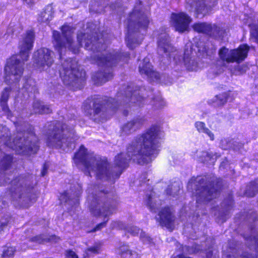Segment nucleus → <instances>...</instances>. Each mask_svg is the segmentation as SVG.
Wrapping results in <instances>:
<instances>
[{
	"label": "nucleus",
	"mask_w": 258,
	"mask_h": 258,
	"mask_svg": "<svg viewBox=\"0 0 258 258\" xmlns=\"http://www.w3.org/2000/svg\"><path fill=\"white\" fill-rule=\"evenodd\" d=\"M163 136V133L158 126H151L128 144L126 154L120 153L115 156L114 160L115 166L111 169L106 159L89 152L83 145L75 154L74 161L77 165H82L89 176L93 172L98 179L114 182L128 167L130 160L143 165L151 162L152 158H155L159 153Z\"/></svg>",
	"instance_id": "obj_1"
},
{
	"label": "nucleus",
	"mask_w": 258,
	"mask_h": 258,
	"mask_svg": "<svg viewBox=\"0 0 258 258\" xmlns=\"http://www.w3.org/2000/svg\"><path fill=\"white\" fill-rule=\"evenodd\" d=\"M139 87L133 85L123 87L116 94L115 98L105 97H91L83 103L85 113L95 122H103L106 119V112L108 109L114 110L120 109L123 114H128L127 108L140 107L148 103V100L139 95Z\"/></svg>",
	"instance_id": "obj_2"
},
{
	"label": "nucleus",
	"mask_w": 258,
	"mask_h": 258,
	"mask_svg": "<svg viewBox=\"0 0 258 258\" xmlns=\"http://www.w3.org/2000/svg\"><path fill=\"white\" fill-rule=\"evenodd\" d=\"M73 33V28L68 25H63L61 27V33L57 31L53 32V44L55 49L61 57L63 49L68 48L74 53L79 52L80 47L83 46V42L85 43L84 47L87 50L93 51H100L105 48V45L102 43L103 39H99L98 36L91 34L80 33L78 34L77 40L78 44L74 45L72 39Z\"/></svg>",
	"instance_id": "obj_3"
},
{
	"label": "nucleus",
	"mask_w": 258,
	"mask_h": 258,
	"mask_svg": "<svg viewBox=\"0 0 258 258\" xmlns=\"http://www.w3.org/2000/svg\"><path fill=\"white\" fill-rule=\"evenodd\" d=\"M26 127L27 130L23 131L18 127V132L11 142L9 128L0 125V150L8 147L20 155H29L36 153L39 149L38 138L32 126L28 125Z\"/></svg>",
	"instance_id": "obj_4"
},
{
	"label": "nucleus",
	"mask_w": 258,
	"mask_h": 258,
	"mask_svg": "<svg viewBox=\"0 0 258 258\" xmlns=\"http://www.w3.org/2000/svg\"><path fill=\"white\" fill-rule=\"evenodd\" d=\"M74 124L69 121L64 122L54 121L48 125L46 133V144L52 148L64 150L67 148L73 149L74 142L78 139L74 131Z\"/></svg>",
	"instance_id": "obj_5"
},
{
	"label": "nucleus",
	"mask_w": 258,
	"mask_h": 258,
	"mask_svg": "<svg viewBox=\"0 0 258 258\" xmlns=\"http://www.w3.org/2000/svg\"><path fill=\"white\" fill-rule=\"evenodd\" d=\"M35 183L31 175H20L11 181L9 195L15 205L28 208L35 202Z\"/></svg>",
	"instance_id": "obj_6"
},
{
	"label": "nucleus",
	"mask_w": 258,
	"mask_h": 258,
	"mask_svg": "<svg viewBox=\"0 0 258 258\" xmlns=\"http://www.w3.org/2000/svg\"><path fill=\"white\" fill-rule=\"evenodd\" d=\"M138 1L139 5L136 4L127 20V35L125 41L127 47L131 49H133L141 43L150 22L148 14L143 12L140 7L142 1Z\"/></svg>",
	"instance_id": "obj_7"
},
{
	"label": "nucleus",
	"mask_w": 258,
	"mask_h": 258,
	"mask_svg": "<svg viewBox=\"0 0 258 258\" xmlns=\"http://www.w3.org/2000/svg\"><path fill=\"white\" fill-rule=\"evenodd\" d=\"M215 180L214 177L201 176L188 182V188L195 187L197 203L208 202L216 198L219 192L220 185L217 183L215 186Z\"/></svg>",
	"instance_id": "obj_8"
},
{
	"label": "nucleus",
	"mask_w": 258,
	"mask_h": 258,
	"mask_svg": "<svg viewBox=\"0 0 258 258\" xmlns=\"http://www.w3.org/2000/svg\"><path fill=\"white\" fill-rule=\"evenodd\" d=\"M91 200L90 211L96 217L103 216L104 218L111 215L116 209V204L114 201L108 199V196L100 191L95 197H89Z\"/></svg>",
	"instance_id": "obj_9"
},
{
	"label": "nucleus",
	"mask_w": 258,
	"mask_h": 258,
	"mask_svg": "<svg viewBox=\"0 0 258 258\" xmlns=\"http://www.w3.org/2000/svg\"><path fill=\"white\" fill-rule=\"evenodd\" d=\"M59 73L63 84L74 89L80 88L86 80V72L80 66H60Z\"/></svg>",
	"instance_id": "obj_10"
},
{
	"label": "nucleus",
	"mask_w": 258,
	"mask_h": 258,
	"mask_svg": "<svg viewBox=\"0 0 258 258\" xmlns=\"http://www.w3.org/2000/svg\"><path fill=\"white\" fill-rule=\"evenodd\" d=\"M34 40V32L31 30L27 31L19 42V54L12 55L8 58L6 64H22L27 61L33 46Z\"/></svg>",
	"instance_id": "obj_11"
},
{
	"label": "nucleus",
	"mask_w": 258,
	"mask_h": 258,
	"mask_svg": "<svg viewBox=\"0 0 258 258\" xmlns=\"http://www.w3.org/2000/svg\"><path fill=\"white\" fill-rule=\"evenodd\" d=\"M249 47L247 45H241L237 49L229 50L225 47L219 51L220 58L228 63H239L247 57Z\"/></svg>",
	"instance_id": "obj_12"
},
{
	"label": "nucleus",
	"mask_w": 258,
	"mask_h": 258,
	"mask_svg": "<svg viewBox=\"0 0 258 258\" xmlns=\"http://www.w3.org/2000/svg\"><path fill=\"white\" fill-rule=\"evenodd\" d=\"M113 66H100L97 70L92 73L91 80L93 83L100 86L113 78Z\"/></svg>",
	"instance_id": "obj_13"
},
{
	"label": "nucleus",
	"mask_w": 258,
	"mask_h": 258,
	"mask_svg": "<svg viewBox=\"0 0 258 258\" xmlns=\"http://www.w3.org/2000/svg\"><path fill=\"white\" fill-rule=\"evenodd\" d=\"M130 56L128 52L118 53L113 51L108 53H98L94 54L92 57L98 63L105 64L106 63H115L117 60H124Z\"/></svg>",
	"instance_id": "obj_14"
},
{
	"label": "nucleus",
	"mask_w": 258,
	"mask_h": 258,
	"mask_svg": "<svg viewBox=\"0 0 258 258\" xmlns=\"http://www.w3.org/2000/svg\"><path fill=\"white\" fill-rule=\"evenodd\" d=\"M171 19L175 30L180 33L188 29L191 21L190 17L183 12L172 14Z\"/></svg>",
	"instance_id": "obj_15"
},
{
	"label": "nucleus",
	"mask_w": 258,
	"mask_h": 258,
	"mask_svg": "<svg viewBox=\"0 0 258 258\" xmlns=\"http://www.w3.org/2000/svg\"><path fill=\"white\" fill-rule=\"evenodd\" d=\"M186 1L191 7V9L189 10L191 11L194 9L197 17H198L199 15H202V17L206 15L217 4L216 0H212L213 3L211 4H205L204 0Z\"/></svg>",
	"instance_id": "obj_16"
},
{
	"label": "nucleus",
	"mask_w": 258,
	"mask_h": 258,
	"mask_svg": "<svg viewBox=\"0 0 258 258\" xmlns=\"http://www.w3.org/2000/svg\"><path fill=\"white\" fill-rule=\"evenodd\" d=\"M13 158L11 155H5L0 160V185L10 181V178L8 176V170L10 169Z\"/></svg>",
	"instance_id": "obj_17"
},
{
	"label": "nucleus",
	"mask_w": 258,
	"mask_h": 258,
	"mask_svg": "<svg viewBox=\"0 0 258 258\" xmlns=\"http://www.w3.org/2000/svg\"><path fill=\"white\" fill-rule=\"evenodd\" d=\"M145 121L142 116H137L124 123L121 127V135H128L141 128Z\"/></svg>",
	"instance_id": "obj_18"
},
{
	"label": "nucleus",
	"mask_w": 258,
	"mask_h": 258,
	"mask_svg": "<svg viewBox=\"0 0 258 258\" xmlns=\"http://www.w3.org/2000/svg\"><path fill=\"white\" fill-rule=\"evenodd\" d=\"M158 52L159 54L165 53L167 56L172 52L175 51V48L171 44L169 35L166 32L161 33L157 41Z\"/></svg>",
	"instance_id": "obj_19"
},
{
	"label": "nucleus",
	"mask_w": 258,
	"mask_h": 258,
	"mask_svg": "<svg viewBox=\"0 0 258 258\" xmlns=\"http://www.w3.org/2000/svg\"><path fill=\"white\" fill-rule=\"evenodd\" d=\"M53 52L46 48H42L35 52L33 58L36 64H52Z\"/></svg>",
	"instance_id": "obj_20"
},
{
	"label": "nucleus",
	"mask_w": 258,
	"mask_h": 258,
	"mask_svg": "<svg viewBox=\"0 0 258 258\" xmlns=\"http://www.w3.org/2000/svg\"><path fill=\"white\" fill-rule=\"evenodd\" d=\"M156 220L161 226L169 228L174 222L175 217L169 207L162 209L158 214L155 217Z\"/></svg>",
	"instance_id": "obj_21"
},
{
	"label": "nucleus",
	"mask_w": 258,
	"mask_h": 258,
	"mask_svg": "<svg viewBox=\"0 0 258 258\" xmlns=\"http://www.w3.org/2000/svg\"><path fill=\"white\" fill-rule=\"evenodd\" d=\"M23 69L22 66H6L5 71L6 73V79L17 81L20 79Z\"/></svg>",
	"instance_id": "obj_22"
},
{
	"label": "nucleus",
	"mask_w": 258,
	"mask_h": 258,
	"mask_svg": "<svg viewBox=\"0 0 258 258\" xmlns=\"http://www.w3.org/2000/svg\"><path fill=\"white\" fill-rule=\"evenodd\" d=\"M139 71L141 75H144L152 81H158L160 78V75L153 70L152 66H140Z\"/></svg>",
	"instance_id": "obj_23"
},
{
	"label": "nucleus",
	"mask_w": 258,
	"mask_h": 258,
	"mask_svg": "<svg viewBox=\"0 0 258 258\" xmlns=\"http://www.w3.org/2000/svg\"><path fill=\"white\" fill-rule=\"evenodd\" d=\"M53 10L51 5H47L40 13L38 20L40 22L48 23L53 18Z\"/></svg>",
	"instance_id": "obj_24"
},
{
	"label": "nucleus",
	"mask_w": 258,
	"mask_h": 258,
	"mask_svg": "<svg viewBox=\"0 0 258 258\" xmlns=\"http://www.w3.org/2000/svg\"><path fill=\"white\" fill-rule=\"evenodd\" d=\"M146 205L150 211L153 212H156V210L158 209L161 206L160 200L155 196L154 192H151V194L147 196Z\"/></svg>",
	"instance_id": "obj_25"
},
{
	"label": "nucleus",
	"mask_w": 258,
	"mask_h": 258,
	"mask_svg": "<svg viewBox=\"0 0 258 258\" xmlns=\"http://www.w3.org/2000/svg\"><path fill=\"white\" fill-rule=\"evenodd\" d=\"M230 92H224L215 96L209 103L215 107H220L224 105L228 101L230 95Z\"/></svg>",
	"instance_id": "obj_26"
},
{
	"label": "nucleus",
	"mask_w": 258,
	"mask_h": 258,
	"mask_svg": "<svg viewBox=\"0 0 258 258\" xmlns=\"http://www.w3.org/2000/svg\"><path fill=\"white\" fill-rule=\"evenodd\" d=\"M33 108L34 112L38 114H48L51 112V109L42 102L38 100L35 101L33 103Z\"/></svg>",
	"instance_id": "obj_27"
},
{
	"label": "nucleus",
	"mask_w": 258,
	"mask_h": 258,
	"mask_svg": "<svg viewBox=\"0 0 258 258\" xmlns=\"http://www.w3.org/2000/svg\"><path fill=\"white\" fill-rule=\"evenodd\" d=\"M222 258H254L250 255L247 252H243L240 254V252H237V250L235 249H232V251L224 252ZM256 258H258L256 257Z\"/></svg>",
	"instance_id": "obj_28"
},
{
	"label": "nucleus",
	"mask_w": 258,
	"mask_h": 258,
	"mask_svg": "<svg viewBox=\"0 0 258 258\" xmlns=\"http://www.w3.org/2000/svg\"><path fill=\"white\" fill-rule=\"evenodd\" d=\"M10 91L11 88L10 87H6L1 93L0 104L3 110L6 112L9 110L7 102L9 99Z\"/></svg>",
	"instance_id": "obj_29"
},
{
	"label": "nucleus",
	"mask_w": 258,
	"mask_h": 258,
	"mask_svg": "<svg viewBox=\"0 0 258 258\" xmlns=\"http://www.w3.org/2000/svg\"><path fill=\"white\" fill-rule=\"evenodd\" d=\"M225 30L216 25H211V29L208 33L211 37L215 39L221 38L223 37Z\"/></svg>",
	"instance_id": "obj_30"
},
{
	"label": "nucleus",
	"mask_w": 258,
	"mask_h": 258,
	"mask_svg": "<svg viewBox=\"0 0 258 258\" xmlns=\"http://www.w3.org/2000/svg\"><path fill=\"white\" fill-rule=\"evenodd\" d=\"M195 31L199 33H203L208 34L211 29V24L206 23H198L193 25Z\"/></svg>",
	"instance_id": "obj_31"
},
{
	"label": "nucleus",
	"mask_w": 258,
	"mask_h": 258,
	"mask_svg": "<svg viewBox=\"0 0 258 258\" xmlns=\"http://www.w3.org/2000/svg\"><path fill=\"white\" fill-rule=\"evenodd\" d=\"M195 126L200 133L207 134L212 141L214 140V135L209 129L206 127L205 123L198 121L196 122Z\"/></svg>",
	"instance_id": "obj_32"
},
{
	"label": "nucleus",
	"mask_w": 258,
	"mask_h": 258,
	"mask_svg": "<svg viewBox=\"0 0 258 258\" xmlns=\"http://www.w3.org/2000/svg\"><path fill=\"white\" fill-rule=\"evenodd\" d=\"M59 238L56 237L55 235H52L50 237V238H48L46 236L44 235H37L35 237H33L30 239V241L32 242H35L38 243H41L44 241H52L54 240L55 242H56L57 239Z\"/></svg>",
	"instance_id": "obj_33"
},
{
	"label": "nucleus",
	"mask_w": 258,
	"mask_h": 258,
	"mask_svg": "<svg viewBox=\"0 0 258 258\" xmlns=\"http://www.w3.org/2000/svg\"><path fill=\"white\" fill-rule=\"evenodd\" d=\"M192 47L193 44L190 42H187L185 45L183 54V59L185 64H186L187 63H189V59L190 58V56L192 53Z\"/></svg>",
	"instance_id": "obj_34"
},
{
	"label": "nucleus",
	"mask_w": 258,
	"mask_h": 258,
	"mask_svg": "<svg viewBox=\"0 0 258 258\" xmlns=\"http://www.w3.org/2000/svg\"><path fill=\"white\" fill-rule=\"evenodd\" d=\"M256 192H258V179L251 182L247 186L245 190V195L248 197H253Z\"/></svg>",
	"instance_id": "obj_35"
},
{
	"label": "nucleus",
	"mask_w": 258,
	"mask_h": 258,
	"mask_svg": "<svg viewBox=\"0 0 258 258\" xmlns=\"http://www.w3.org/2000/svg\"><path fill=\"white\" fill-rule=\"evenodd\" d=\"M214 156V155L212 153L203 151L199 157V161L203 163H207L210 161L214 162L215 160Z\"/></svg>",
	"instance_id": "obj_36"
},
{
	"label": "nucleus",
	"mask_w": 258,
	"mask_h": 258,
	"mask_svg": "<svg viewBox=\"0 0 258 258\" xmlns=\"http://www.w3.org/2000/svg\"><path fill=\"white\" fill-rule=\"evenodd\" d=\"M224 66H212L209 70L208 76L210 78H213L224 72Z\"/></svg>",
	"instance_id": "obj_37"
},
{
	"label": "nucleus",
	"mask_w": 258,
	"mask_h": 258,
	"mask_svg": "<svg viewBox=\"0 0 258 258\" xmlns=\"http://www.w3.org/2000/svg\"><path fill=\"white\" fill-rule=\"evenodd\" d=\"M229 68L232 74L235 75H240L246 72L247 67V66H230Z\"/></svg>",
	"instance_id": "obj_38"
},
{
	"label": "nucleus",
	"mask_w": 258,
	"mask_h": 258,
	"mask_svg": "<svg viewBox=\"0 0 258 258\" xmlns=\"http://www.w3.org/2000/svg\"><path fill=\"white\" fill-rule=\"evenodd\" d=\"M101 244L100 243H96L93 246L87 248L85 250V252L88 255L97 254L99 252Z\"/></svg>",
	"instance_id": "obj_39"
},
{
	"label": "nucleus",
	"mask_w": 258,
	"mask_h": 258,
	"mask_svg": "<svg viewBox=\"0 0 258 258\" xmlns=\"http://www.w3.org/2000/svg\"><path fill=\"white\" fill-rule=\"evenodd\" d=\"M155 108H159L165 105V102L159 95L153 98L150 102Z\"/></svg>",
	"instance_id": "obj_40"
},
{
	"label": "nucleus",
	"mask_w": 258,
	"mask_h": 258,
	"mask_svg": "<svg viewBox=\"0 0 258 258\" xmlns=\"http://www.w3.org/2000/svg\"><path fill=\"white\" fill-rule=\"evenodd\" d=\"M15 251L16 249L15 247L12 246H6L4 249L3 253L2 254V257L3 258H9L13 256Z\"/></svg>",
	"instance_id": "obj_41"
},
{
	"label": "nucleus",
	"mask_w": 258,
	"mask_h": 258,
	"mask_svg": "<svg viewBox=\"0 0 258 258\" xmlns=\"http://www.w3.org/2000/svg\"><path fill=\"white\" fill-rule=\"evenodd\" d=\"M205 258H219V254L216 249L210 247L206 252Z\"/></svg>",
	"instance_id": "obj_42"
},
{
	"label": "nucleus",
	"mask_w": 258,
	"mask_h": 258,
	"mask_svg": "<svg viewBox=\"0 0 258 258\" xmlns=\"http://www.w3.org/2000/svg\"><path fill=\"white\" fill-rule=\"evenodd\" d=\"M10 227L9 221L6 220H2L0 221V235H2L4 232H7L9 231Z\"/></svg>",
	"instance_id": "obj_43"
},
{
	"label": "nucleus",
	"mask_w": 258,
	"mask_h": 258,
	"mask_svg": "<svg viewBox=\"0 0 258 258\" xmlns=\"http://www.w3.org/2000/svg\"><path fill=\"white\" fill-rule=\"evenodd\" d=\"M233 144V140H229L228 139H223L221 141L220 146L224 150H227L232 148V145Z\"/></svg>",
	"instance_id": "obj_44"
},
{
	"label": "nucleus",
	"mask_w": 258,
	"mask_h": 258,
	"mask_svg": "<svg viewBox=\"0 0 258 258\" xmlns=\"http://www.w3.org/2000/svg\"><path fill=\"white\" fill-rule=\"evenodd\" d=\"M34 84L35 83L32 79L28 78L26 80L24 84V88L27 91L32 92L34 90Z\"/></svg>",
	"instance_id": "obj_45"
},
{
	"label": "nucleus",
	"mask_w": 258,
	"mask_h": 258,
	"mask_svg": "<svg viewBox=\"0 0 258 258\" xmlns=\"http://www.w3.org/2000/svg\"><path fill=\"white\" fill-rule=\"evenodd\" d=\"M125 230L130 233L133 236H135L137 235L140 231L141 232L142 230H140L138 227L133 226V225H128L125 228Z\"/></svg>",
	"instance_id": "obj_46"
},
{
	"label": "nucleus",
	"mask_w": 258,
	"mask_h": 258,
	"mask_svg": "<svg viewBox=\"0 0 258 258\" xmlns=\"http://www.w3.org/2000/svg\"><path fill=\"white\" fill-rule=\"evenodd\" d=\"M140 239L142 240V241L144 243H150L152 241V239L151 237L146 234L145 232H143L141 230L140 232Z\"/></svg>",
	"instance_id": "obj_47"
},
{
	"label": "nucleus",
	"mask_w": 258,
	"mask_h": 258,
	"mask_svg": "<svg viewBox=\"0 0 258 258\" xmlns=\"http://www.w3.org/2000/svg\"><path fill=\"white\" fill-rule=\"evenodd\" d=\"M122 257L124 258H138V254L136 251L130 249Z\"/></svg>",
	"instance_id": "obj_48"
},
{
	"label": "nucleus",
	"mask_w": 258,
	"mask_h": 258,
	"mask_svg": "<svg viewBox=\"0 0 258 258\" xmlns=\"http://www.w3.org/2000/svg\"><path fill=\"white\" fill-rule=\"evenodd\" d=\"M243 147V144L235 141H233V144L232 145V149H233L234 150L239 151L241 153H242Z\"/></svg>",
	"instance_id": "obj_49"
},
{
	"label": "nucleus",
	"mask_w": 258,
	"mask_h": 258,
	"mask_svg": "<svg viewBox=\"0 0 258 258\" xmlns=\"http://www.w3.org/2000/svg\"><path fill=\"white\" fill-rule=\"evenodd\" d=\"M70 193L65 191L64 192L60 197V200L62 201V202L67 203L71 199V196H70Z\"/></svg>",
	"instance_id": "obj_50"
},
{
	"label": "nucleus",
	"mask_w": 258,
	"mask_h": 258,
	"mask_svg": "<svg viewBox=\"0 0 258 258\" xmlns=\"http://www.w3.org/2000/svg\"><path fill=\"white\" fill-rule=\"evenodd\" d=\"M130 249L129 248L128 245L126 244H123L121 245L119 247V254L121 255V256L122 257L124 254H125L126 252L128 251Z\"/></svg>",
	"instance_id": "obj_51"
},
{
	"label": "nucleus",
	"mask_w": 258,
	"mask_h": 258,
	"mask_svg": "<svg viewBox=\"0 0 258 258\" xmlns=\"http://www.w3.org/2000/svg\"><path fill=\"white\" fill-rule=\"evenodd\" d=\"M225 207H226L227 211L230 209L233 205V200L231 197H229L227 201L223 203Z\"/></svg>",
	"instance_id": "obj_52"
},
{
	"label": "nucleus",
	"mask_w": 258,
	"mask_h": 258,
	"mask_svg": "<svg viewBox=\"0 0 258 258\" xmlns=\"http://www.w3.org/2000/svg\"><path fill=\"white\" fill-rule=\"evenodd\" d=\"M175 184H176V185L174 186L175 189H173L172 187H171V190H170V191H169V189H170L169 187L167 189L166 192H167V194H169L170 195H172L173 196H174V195L175 194L176 191L177 190H178L179 189V186L178 185V184L175 183Z\"/></svg>",
	"instance_id": "obj_53"
},
{
	"label": "nucleus",
	"mask_w": 258,
	"mask_h": 258,
	"mask_svg": "<svg viewBox=\"0 0 258 258\" xmlns=\"http://www.w3.org/2000/svg\"><path fill=\"white\" fill-rule=\"evenodd\" d=\"M252 244L254 245L256 250L258 252V235L256 236L250 237L249 238Z\"/></svg>",
	"instance_id": "obj_54"
},
{
	"label": "nucleus",
	"mask_w": 258,
	"mask_h": 258,
	"mask_svg": "<svg viewBox=\"0 0 258 258\" xmlns=\"http://www.w3.org/2000/svg\"><path fill=\"white\" fill-rule=\"evenodd\" d=\"M257 219V214L253 211H250L247 215V219L248 221H255Z\"/></svg>",
	"instance_id": "obj_55"
},
{
	"label": "nucleus",
	"mask_w": 258,
	"mask_h": 258,
	"mask_svg": "<svg viewBox=\"0 0 258 258\" xmlns=\"http://www.w3.org/2000/svg\"><path fill=\"white\" fill-rule=\"evenodd\" d=\"M188 72L198 71L199 69L198 66H183Z\"/></svg>",
	"instance_id": "obj_56"
},
{
	"label": "nucleus",
	"mask_w": 258,
	"mask_h": 258,
	"mask_svg": "<svg viewBox=\"0 0 258 258\" xmlns=\"http://www.w3.org/2000/svg\"><path fill=\"white\" fill-rule=\"evenodd\" d=\"M66 257L67 258H78L77 255L72 250L67 251Z\"/></svg>",
	"instance_id": "obj_57"
},
{
	"label": "nucleus",
	"mask_w": 258,
	"mask_h": 258,
	"mask_svg": "<svg viewBox=\"0 0 258 258\" xmlns=\"http://www.w3.org/2000/svg\"><path fill=\"white\" fill-rule=\"evenodd\" d=\"M108 219L106 220H104L103 222H101L98 224L96 227L94 228V231L99 230L102 229L103 227H105L106 224V222L108 221Z\"/></svg>",
	"instance_id": "obj_58"
},
{
	"label": "nucleus",
	"mask_w": 258,
	"mask_h": 258,
	"mask_svg": "<svg viewBox=\"0 0 258 258\" xmlns=\"http://www.w3.org/2000/svg\"><path fill=\"white\" fill-rule=\"evenodd\" d=\"M48 168V165H47V164L46 163H45L43 164V169H42V170L41 173V175L42 176H44L46 175Z\"/></svg>",
	"instance_id": "obj_59"
},
{
	"label": "nucleus",
	"mask_w": 258,
	"mask_h": 258,
	"mask_svg": "<svg viewBox=\"0 0 258 258\" xmlns=\"http://www.w3.org/2000/svg\"><path fill=\"white\" fill-rule=\"evenodd\" d=\"M143 64H148L150 63V58L149 57H146L143 59Z\"/></svg>",
	"instance_id": "obj_60"
},
{
	"label": "nucleus",
	"mask_w": 258,
	"mask_h": 258,
	"mask_svg": "<svg viewBox=\"0 0 258 258\" xmlns=\"http://www.w3.org/2000/svg\"><path fill=\"white\" fill-rule=\"evenodd\" d=\"M23 1L24 3H25L26 4L29 5L32 3V0H23Z\"/></svg>",
	"instance_id": "obj_61"
},
{
	"label": "nucleus",
	"mask_w": 258,
	"mask_h": 258,
	"mask_svg": "<svg viewBox=\"0 0 258 258\" xmlns=\"http://www.w3.org/2000/svg\"><path fill=\"white\" fill-rule=\"evenodd\" d=\"M73 195H74V196L73 197H78L79 195H80V191L78 190V191H74L73 192Z\"/></svg>",
	"instance_id": "obj_62"
},
{
	"label": "nucleus",
	"mask_w": 258,
	"mask_h": 258,
	"mask_svg": "<svg viewBox=\"0 0 258 258\" xmlns=\"http://www.w3.org/2000/svg\"><path fill=\"white\" fill-rule=\"evenodd\" d=\"M202 51H205V47H203L202 48Z\"/></svg>",
	"instance_id": "obj_63"
},
{
	"label": "nucleus",
	"mask_w": 258,
	"mask_h": 258,
	"mask_svg": "<svg viewBox=\"0 0 258 258\" xmlns=\"http://www.w3.org/2000/svg\"><path fill=\"white\" fill-rule=\"evenodd\" d=\"M256 160H258V158H256Z\"/></svg>",
	"instance_id": "obj_64"
}]
</instances>
